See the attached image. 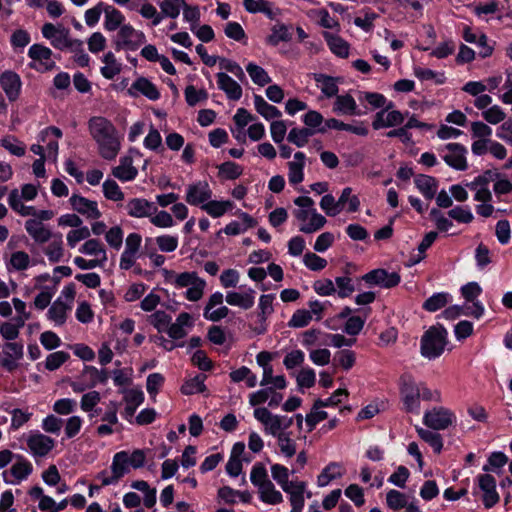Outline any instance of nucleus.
<instances>
[{
	"label": "nucleus",
	"mask_w": 512,
	"mask_h": 512,
	"mask_svg": "<svg viewBox=\"0 0 512 512\" xmlns=\"http://www.w3.org/2000/svg\"><path fill=\"white\" fill-rule=\"evenodd\" d=\"M24 347L18 342H6L2 346L0 354V366L8 372H13L19 366V362L23 359Z\"/></svg>",
	"instance_id": "nucleus-14"
},
{
	"label": "nucleus",
	"mask_w": 512,
	"mask_h": 512,
	"mask_svg": "<svg viewBox=\"0 0 512 512\" xmlns=\"http://www.w3.org/2000/svg\"><path fill=\"white\" fill-rule=\"evenodd\" d=\"M22 440L26 444V451L34 459L45 458L56 446V441L53 438L38 430H31L24 434Z\"/></svg>",
	"instance_id": "nucleus-6"
},
{
	"label": "nucleus",
	"mask_w": 512,
	"mask_h": 512,
	"mask_svg": "<svg viewBox=\"0 0 512 512\" xmlns=\"http://www.w3.org/2000/svg\"><path fill=\"white\" fill-rule=\"evenodd\" d=\"M146 451L143 449H135L131 453L128 451H119L114 454L112 460L119 457V467L123 470V476L129 473L130 469H139L145 465Z\"/></svg>",
	"instance_id": "nucleus-20"
},
{
	"label": "nucleus",
	"mask_w": 512,
	"mask_h": 512,
	"mask_svg": "<svg viewBox=\"0 0 512 512\" xmlns=\"http://www.w3.org/2000/svg\"><path fill=\"white\" fill-rule=\"evenodd\" d=\"M212 197L207 181H196L186 187L185 201L192 206H202Z\"/></svg>",
	"instance_id": "nucleus-18"
},
{
	"label": "nucleus",
	"mask_w": 512,
	"mask_h": 512,
	"mask_svg": "<svg viewBox=\"0 0 512 512\" xmlns=\"http://www.w3.org/2000/svg\"><path fill=\"white\" fill-rule=\"evenodd\" d=\"M277 444L280 453L286 458L293 457L297 452V444L295 440L291 438L290 433L286 432L281 436L277 437Z\"/></svg>",
	"instance_id": "nucleus-60"
},
{
	"label": "nucleus",
	"mask_w": 512,
	"mask_h": 512,
	"mask_svg": "<svg viewBox=\"0 0 512 512\" xmlns=\"http://www.w3.org/2000/svg\"><path fill=\"white\" fill-rule=\"evenodd\" d=\"M291 39L289 28L286 25L279 24L275 25L271 34L267 38V43L272 46H277L280 42H286Z\"/></svg>",
	"instance_id": "nucleus-63"
},
{
	"label": "nucleus",
	"mask_w": 512,
	"mask_h": 512,
	"mask_svg": "<svg viewBox=\"0 0 512 512\" xmlns=\"http://www.w3.org/2000/svg\"><path fill=\"white\" fill-rule=\"evenodd\" d=\"M447 337L448 332L442 325L431 326L421 338V355L428 360L440 357L447 345Z\"/></svg>",
	"instance_id": "nucleus-4"
},
{
	"label": "nucleus",
	"mask_w": 512,
	"mask_h": 512,
	"mask_svg": "<svg viewBox=\"0 0 512 512\" xmlns=\"http://www.w3.org/2000/svg\"><path fill=\"white\" fill-rule=\"evenodd\" d=\"M69 203L74 211L85 216L87 219H99L101 212L96 201L89 200L81 195L73 194Z\"/></svg>",
	"instance_id": "nucleus-25"
},
{
	"label": "nucleus",
	"mask_w": 512,
	"mask_h": 512,
	"mask_svg": "<svg viewBox=\"0 0 512 512\" xmlns=\"http://www.w3.org/2000/svg\"><path fill=\"white\" fill-rule=\"evenodd\" d=\"M193 327V319L189 313L183 312L178 315L176 321L170 324L168 328V335L172 339H181L188 334V331Z\"/></svg>",
	"instance_id": "nucleus-34"
},
{
	"label": "nucleus",
	"mask_w": 512,
	"mask_h": 512,
	"mask_svg": "<svg viewBox=\"0 0 512 512\" xmlns=\"http://www.w3.org/2000/svg\"><path fill=\"white\" fill-rule=\"evenodd\" d=\"M408 501L409 497L406 494L395 489L389 490L386 494V504L394 511L403 509Z\"/></svg>",
	"instance_id": "nucleus-62"
},
{
	"label": "nucleus",
	"mask_w": 512,
	"mask_h": 512,
	"mask_svg": "<svg viewBox=\"0 0 512 512\" xmlns=\"http://www.w3.org/2000/svg\"><path fill=\"white\" fill-rule=\"evenodd\" d=\"M445 150L442 158L448 166L459 171H465L468 168L467 149L462 144L449 143L445 146Z\"/></svg>",
	"instance_id": "nucleus-17"
},
{
	"label": "nucleus",
	"mask_w": 512,
	"mask_h": 512,
	"mask_svg": "<svg viewBox=\"0 0 512 512\" xmlns=\"http://www.w3.org/2000/svg\"><path fill=\"white\" fill-rule=\"evenodd\" d=\"M32 472V463L23 456H17L10 469L2 473V477L5 483L17 485L26 480Z\"/></svg>",
	"instance_id": "nucleus-13"
},
{
	"label": "nucleus",
	"mask_w": 512,
	"mask_h": 512,
	"mask_svg": "<svg viewBox=\"0 0 512 512\" xmlns=\"http://www.w3.org/2000/svg\"><path fill=\"white\" fill-rule=\"evenodd\" d=\"M62 135V131L54 126L47 127L39 133L38 142L46 144L44 149L48 161L57 162L59 149L58 140Z\"/></svg>",
	"instance_id": "nucleus-19"
},
{
	"label": "nucleus",
	"mask_w": 512,
	"mask_h": 512,
	"mask_svg": "<svg viewBox=\"0 0 512 512\" xmlns=\"http://www.w3.org/2000/svg\"><path fill=\"white\" fill-rule=\"evenodd\" d=\"M358 98L360 101L365 100L373 108H394V103L392 101H388L383 94L377 92H359Z\"/></svg>",
	"instance_id": "nucleus-52"
},
{
	"label": "nucleus",
	"mask_w": 512,
	"mask_h": 512,
	"mask_svg": "<svg viewBox=\"0 0 512 512\" xmlns=\"http://www.w3.org/2000/svg\"><path fill=\"white\" fill-rule=\"evenodd\" d=\"M25 229L29 236L38 244L49 242L54 235L52 231L38 219L26 220Z\"/></svg>",
	"instance_id": "nucleus-31"
},
{
	"label": "nucleus",
	"mask_w": 512,
	"mask_h": 512,
	"mask_svg": "<svg viewBox=\"0 0 512 512\" xmlns=\"http://www.w3.org/2000/svg\"><path fill=\"white\" fill-rule=\"evenodd\" d=\"M108 375L105 370H99L94 366H85L81 374L69 385L75 393H82L88 389H92L99 383H106Z\"/></svg>",
	"instance_id": "nucleus-7"
},
{
	"label": "nucleus",
	"mask_w": 512,
	"mask_h": 512,
	"mask_svg": "<svg viewBox=\"0 0 512 512\" xmlns=\"http://www.w3.org/2000/svg\"><path fill=\"white\" fill-rule=\"evenodd\" d=\"M417 433L422 440H424L426 443H428L431 446V448L434 450V452H436V453L441 452L442 447H443V441H442L440 434H438L432 430H428V429H424V428H418Z\"/></svg>",
	"instance_id": "nucleus-61"
},
{
	"label": "nucleus",
	"mask_w": 512,
	"mask_h": 512,
	"mask_svg": "<svg viewBox=\"0 0 512 512\" xmlns=\"http://www.w3.org/2000/svg\"><path fill=\"white\" fill-rule=\"evenodd\" d=\"M451 300L452 297L447 292L434 293L423 303V308L426 311L435 312L446 306Z\"/></svg>",
	"instance_id": "nucleus-55"
},
{
	"label": "nucleus",
	"mask_w": 512,
	"mask_h": 512,
	"mask_svg": "<svg viewBox=\"0 0 512 512\" xmlns=\"http://www.w3.org/2000/svg\"><path fill=\"white\" fill-rule=\"evenodd\" d=\"M44 253L52 263H57L62 260L64 256V247L61 234L57 233L53 235L48 246L44 249Z\"/></svg>",
	"instance_id": "nucleus-45"
},
{
	"label": "nucleus",
	"mask_w": 512,
	"mask_h": 512,
	"mask_svg": "<svg viewBox=\"0 0 512 512\" xmlns=\"http://www.w3.org/2000/svg\"><path fill=\"white\" fill-rule=\"evenodd\" d=\"M71 309V306L64 302L61 298H57L47 312L49 320L55 323V325H63L67 318V312Z\"/></svg>",
	"instance_id": "nucleus-41"
},
{
	"label": "nucleus",
	"mask_w": 512,
	"mask_h": 512,
	"mask_svg": "<svg viewBox=\"0 0 512 512\" xmlns=\"http://www.w3.org/2000/svg\"><path fill=\"white\" fill-rule=\"evenodd\" d=\"M28 55L32 59L30 66L38 71L50 70L55 65L52 59V51L46 46L33 44L29 48Z\"/></svg>",
	"instance_id": "nucleus-16"
},
{
	"label": "nucleus",
	"mask_w": 512,
	"mask_h": 512,
	"mask_svg": "<svg viewBox=\"0 0 512 512\" xmlns=\"http://www.w3.org/2000/svg\"><path fill=\"white\" fill-rule=\"evenodd\" d=\"M145 42L146 37L142 31L136 30L130 24H124L117 33L116 48L135 51Z\"/></svg>",
	"instance_id": "nucleus-12"
},
{
	"label": "nucleus",
	"mask_w": 512,
	"mask_h": 512,
	"mask_svg": "<svg viewBox=\"0 0 512 512\" xmlns=\"http://www.w3.org/2000/svg\"><path fill=\"white\" fill-rule=\"evenodd\" d=\"M499 177L498 172L486 170L482 174L476 176L472 181L465 182V186L474 192L475 201H492V192L489 189L491 181Z\"/></svg>",
	"instance_id": "nucleus-11"
},
{
	"label": "nucleus",
	"mask_w": 512,
	"mask_h": 512,
	"mask_svg": "<svg viewBox=\"0 0 512 512\" xmlns=\"http://www.w3.org/2000/svg\"><path fill=\"white\" fill-rule=\"evenodd\" d=\"M127 214L134 218H145L154 214L157 207L144 198L130 199L126 204Z\"/></svg>",
	"instance_id": "nucleus-28"
},
{
	"label": "nucleus",
	"mask_w": 512,
	"mask_h": 512,
	"mask_svg": "<svg viewBox=\"0 0 512 512\" xmlns=\"http://www.w3.org/2000/svg\"><path fill=\"white\" fill-rule=\"evenodd\" d=\"M323 37L333 54L341 58H347L349 56L350 45L346 40L330 32H324Z\"/></svg>",
	"instance_id": "nucleus-37"
},
{
	"label": "nucleus",
	"mask_w": 512,
	"mask_h": 512,
	"mask_svg": "<svg viewBox=\"0 0 512 512\" xmlns=\"http://www.w3.org/2000/svg\"><path fill=\"white\" fill-rule=\"evenodd\" d=\"M414 183L426 199H433L435 197L438 188L435 178L421 174L415 177Z\"/></svg>",
	"instance_id": "nucleus-44"
},
{
	"label": "nucleus",
	"mask_w": 512,
	"mask_h": 512,
	"mask_svg": "<svg viewBox=\"0 0 512 512\" xmlns=\"http://www.w3.org/2000/svg\"><path fill=\"white\" fill-rule=\"evenodd\" d=\"M22 327H24V324L15 319L2 322L0 323V335L7 342H14L19 337Z\"/></svg>",
	"instance_id": "nucleus-57"
},
{
	"label": "nucleus",
	"mask_w": 512,
	"mask_h": 512,
	"mask_svg": "<svg viewBox=\"0 0 512 512\" xmlns=\"http://www.w3.org/2000/svg\"><path fill=\"white\" fill-rule=\"evenodd\" d=\"M206 375L198 374L193 378L185 381L181 387V392L184 395H193L197 393H203L206 390L205 385Z\"/></svg>",
	"instance_id": "nucleus-56"
},
{
	"label": "nucleus",
	"mask_w": 512,
	"mask_h": 512,
	"mask_svg": "<svg viewBox=\"0 0 512 512\" xmlns=\"http://www.w3.org/2000/svg\"><path fill=\"white\" fill-rule=\"evenodd\" d=\"M103 66L100 69L102 76L108 80L113 79L121 72L122 64L112 52H107L102 58Z\"/></svg>",
	"instance_id": "nucleus-47"
},
{
	"label": "nucleus",
	"mask_w": 512,
	"mask_h": 512,
	"mask_svg": "<svg viewBox=\"0 0 512 512\" xmlns=\"http://www.w3.org/2000/svg\"><path fill=\"white\" fill-rule=\"evenodd\" d=\"M165 279L176 289L186 288L184 296L191 302L199 301L206 288V281L199 277L195 271L176 273L174 271H165Z\"/></svg>",
	"instance_id": "nucleus-3"
},
{
	"label": "nucleus",
	"mask_w": 512,
	"mask_h": 512,
	"mask_svg": "<svg viewBox=\"0 0 512 512\" xmlns=\"http://www.w3.org/2000/svg\"><path fill=\"white\" fill-rule=\"evenodd\" d=\"M91 236V231L87 226L81 225L73 230H70L66 235L67 245L70 248L76 247V245L82 240H88Z\"/></svg>",
	"instance_id": "nucleus-64"
},
{
	"label": "nucleus",
	"mask_w": 512,
	"mask_h": 512,
	"mask_svg": "<svg viewBox=\"0 0 512 512\" xmlns=\"http://www.w3.org/2000/svg\"><path fill=\"white\" fill-rule=\"evenodd\" d=\"M112 174L120 181L127 182L136 178L138 171L132 164V159L123 157L120 159V164L113 168Z\"/></svg>",
	"instance_id": "nucleus-39"
},
{
	"label": "nucleus",
	"mask_w": 512,
	"mask_h": 512,
	"mask_svg": "<svg viewBox=\"0 0 512 512\" xmlns=\"http://www.w3.org/2000/svg\"><path fill=\"white\" fill-rule=\"evenodd\" d=\"M224 296L221 292H214L208 299L204 308L203 316L205 319L218 322L227 317L230 310L227 306L223 305Z\"/></svg>",
	"instance_id": "nucleus-21"
},
{
	"label": "nucleus",
	"mask_w": 512,
	"mask_h": 512,
	"mask_svg": "<svg viewBox=\"0 0 512 512\" xmlns=\"http://www.w3.org/2000/svg\"><path fill=\"white\" fill-rule=\"evenodd\" d=\"M33 261L25 251H15L6 262V268L11 271H24L33 265Z\"/></svg>",
	"instance_id": "nucleus-40"
},
{
	"label": "nucleus",
	"mask_w": 512,
	"mask_h": 512,
	"mask_svg": "<svg viewBox=\"0 0 512 512\" xmlns=\"http://www.w3.org/2000/svg\"><path fill=\"white\" fill-rule=\"evenodd\" d=\"M405 115L398 110L384 108L377 112L372 122L375 130L401 125Z\"/></svg>",
	"instance_id": "nucleus-26"
},
{
	"label": "nucleus",
	"mask_w": 512,
	"mask_h": 512,
	"mask_svg": "<svg viewBox=\"0 0 512 512\" xmlns=\"http://www.w3.org/2000/svg\"><path fill=\"white\" fill-rule=\"evenodd\" d=\"M333 112L338 115H350V116L362 115V112L358 108V105H357L355 99L350 94L336 95V98H335V101L333 104Z\"/></svg>",
	"instance_id": "nucleus-32"
},
{
	"label": "nucleus",
	"mask_w": 512,
	"mask_h": 512,
	"mask_svg": "<svg viewBox=\"0 0 512 512\" xmlns=\"http://www.w3.org/2000/svg\"><path fill=\"white\" fill-rule=\"evenodd\" d=\"M0 85L9 100L18 98L21 89V80L18 74L12 71H5L0 76Z\"/></svg>",
	"instance_id": "nucleus-33"
},
{
	"label": "nucleus",
	"mask_w": 512,
	"mask_h": 512,
	"mask_svg": "<svg viewBox=\"0 0 512 512\" xmlns=\"http://www.w3.org/2000/svg\"><path fill=\"white\" fill-rule=\"evenodd\" d=\"M44 38L50 40L51 45L59 50H67L70 45H78V39H71L69 30L61 25L45 23L41 29Z\"/></svg>",
	"instance_id": "nucleus-9"
},
{
	"label": "nucleus",
	"mask_w": 512,
	"mask_h": 512,
	"mask_svg": "<svg viewBox=\"0 0 512 512\" xmlns=\"http://www.w3.org/2000/svg\"><path fill=\"white\" fill-rule=\"evenodd\" d=\"M270 472L273 480L281 487V489L288 495L294 492H306V483L299 480H289V477L294 470H289L286 466L274 463L270 467Z\"/></svg>",
	"instance_id": "nucleus-8"
},
{
	"label": "nucleus",
	"mask_w": 512,
	"mask_h": 512,
	"mask_svg": "<svg viewBox=\"0 0 512 512\" xmlns=\"http://www.w3.org/2000/svg\"><path fill=\"white\" fill-rule=\"evenodd\" d=\"M246 71L252 82L258 86L263 87L272 81L268 73L261 66L253 62H249L246 65Z\"/></svg>",
	"instance_id": "nucleus-54"
},
{
	"label": "nucleus",
	"mask_w": 512,
	"mask_h": 512,
	"mask_svg": "<svg viewBox=\"0 0 512 512\" xmlns=\"http://www.w3.org/2000/svg\"><path fill=\"white\" fill-rule=\"evenodd\" d=\"M456 419L451 409L438 406L424 413L423 423L433 430H445L455 424Z\"/></svg>",
	"instance_id": "nucleus-10"
},
{
	"label": "nucleus",
	"mask_w": 512,
	"mask_h": 512,
	"mask_svg": "<svg viewBox=\"0 0 512 512\" xmlns=\"http://www.w3.org/2000/svg\"><path fill=\"white\" fill-rule=\"evenodd\" d=\"M8 203L14 211L22 216H31L32 213H35V208L33 206H26L23 204L22 198L16 189L10 192Z\"/></svg>",
	"instance_id": "nucleus-59"
},
{
	"label": "nucleus",
	"mask_w": 512,
	"mask_h": 512,
	"mask_svg": "<svg viewBox=\"0 0 512 512\" xmlns=\"http://www.w3.org/2000/svg\"><path fill=\"white\" fill-rule=\"evenodd\" d=\"M293 202L298 207L293 211V215L300 222L299 231L311 234L325 226L327 220L322 214L317 212L312 198L299 196Z\"/></svg>",
	"instance_id": "nucleus-2"
},
{
	"label": "nucleus",
	"mask_w": 512,
	"mask_h": 512,
	"mask_svg": "<svg viewBox=\"0 0 512 512\" xmlns=\"http://www.w3.org/2000/svg\"><path fill=\"white\" fill-rule=\"evenodd\" d=\"M101 395L98 391L92 390L82 395L80 400V408L83 412L88 413L89 417L92 418L95 414H98L94 408L100 403Z\"/></svg>",
	"instance_id": "nucleus-50"
},
{
	"label": "nucleus",
	"mask_w": 512,
	"mask_h": 512,
	"mask_svg": "<svg viewBox=\"0 0 512 512\" xmlns=\"http://www.w3.org/2000/svg\"><path fill=\"white\" fill-rule=\"evenodd\" d=\"M479 487L483 491V504L486 508L493 507L500 497L496 491V481L490 474H481L477 477Z\"/></svg>",
	"instance_id": "nucleus-27"
},
{
	"label": "nucleus",
	"mask_w": 512,
	"mask_h": 512,
	"mask_svg": "<svg viewBox=\"0 0 512 512\" xmlns=\"http://www.w3.org/2000/svg\"><path fill=\"white\" fill-rule=\"evenodd\" d=\"M79 252L84 255L102 258V261H107V252L104 244L96 239L89 238L79 248Z\"/></svg>",
	"instance_id": "nucleus-46"
},
{
	"label": "nucleus",
	"mask_w": 512,
	"mask_h": 512,
	"mask_svg": "<svg viewBox=\"0 0 512 512\" xmlns=\"http://www.w3.org/2000/svg\"><path fill=\"white\" fill-rule=\"evenodd\" d=\"M401 397L404 408L407 412L419 413L420 411V394L417 383L412 379H403L401 386Z\"/></svg>",
	"instance_id": "nucleus-22"
},
{
	"label": "nucleus",
	"mask_w": 512,
	"mask_h": 512,
	"mask_svg": "<svg viewBox=\"0 0 512 512\" xmlns=\"http://www.w3.org/2000/svg\"><path fill=\"white\" fill-rule=\"evenodd\" d=\"M262 387V389L252 392L249 395V404L253 407H257L268 402L270 408L278 407L283 400V394L275 391L270 385Z\"/></svg>",
	"instance_id": "nucleus-24"
},
{
	"label": "nucleus",
	"mask_w": 512,
	"mask_h": 512,
	"mask_svg": "<svg viewBox=\"0 0 512 512\" xmlns=\"http://www.w3.org/2000/svg\"><path fill=\"white\" fill-rule=\"evenodd\" d=\"M313 78L317 84V87L320 88L321 92L327 98H331L337 95L339 89L338 81L336 78L322 73H315Z\"/></svg>",
	"instance_id": "nucleus-42"
},
{
	"label": "nucleus",
	"mask_w": 512,
	"mask_h": 512,
	"mask_svg": "<svg viewBox=\"0 0 512 512\" xmlns=\"http://www.w3.org/2000/svg\"><path fill=\"white\" fill-rule=\"evenodd\" d=\"M362 279L369 285L382 288H392L400 283L401 277L397 272H388L385 269H375L366 273Z\"/></svg>",
	"instance_id": "nucleus-23"
},
{
	"label": "nucleus",
	"mask_w": 512,
	"mask_h": 512,
	"mask_svg": "<svg viewBox=\"0 0 512 512\" xmlns=\"http://www.w3.org/2000/svg\"><path fill=\"white\" fill-rule=\"evenodd\" d=\"M125 16L114 6L105 5L103 26L107 31L120 29L125 23Z\"/></svg>",
	"instance_id": "nucleus-38"
},
{
	"label": "nucleus",
	"mask_w": 512,
	"mask_h": 512,
	"mask_svg": "<svg viewBox=\"0 0 512 512\" xmlns=\"http://www.w3.org/2000/svg\"><path fill=\"white\" fill-rule=\"evenodd\" d=\"M259 498L262 502L270 505H276L283 502L282 493L275 488V485L270 480L258 488Z\"/></svg>",
	"instance_id": "nucleus-43"
},
{
	"label": "nucleus",
	"mask_w": 512,
	"mask_h": 512,
	"mask_svg": "<svg viewBox=\"0 0 512 512\" xmlns=\"http://www.w3.org/2000/svg\"><path fill=\"white\" fill-rule=\"evenodd\" d=\"M253 102L257 113L267 121H273L282 116L281 111L274 105L269 104L261 95H254Z\"/></svg>",
	"instance_id": "nucleus-36"
},
{
	"label": "nucleus",
	"mask_w": 512,
	"mask_h": 512,
	"mask_svg": "<svg viewBox=\"0 0 512 512\" xmlns=\"http://www.w3.org/2000/svg\"><path fill=\"white\" fill-rule=\"evenodd\" d=\"M87 127L99 155L105 160H114L121 149L120 137L114 124L103 116H93L88 120Z\"/></svg>",
	"instance_id": "nucleus-1"
},
{
	"label": "nucleus",
	"mask_w": 512,
	"mask_h": 512,
	"mask_svg": "<svg viewBox=\"0 0 512 512\" xmlns=\"http://www.w3.org/2000/svg\"><path fill=\"white\" fill-rule=\"evenodd\" d=\"M256 291L246 285L239 286V290L227 291L225 301L230 306L239 307L243 310L251 309L255 304Z\"/></svg>",
	"instance_id": "nucleus-15"
},
{
	"label": "nucleus",
	"mask_w": 512,
	"mask_h": 512,
	"mask_svg": "<svg viewBox=\"0 0 512 512\" xmlns=\"http://www.w3.org/2000/svg\"><path fill=\"white\" fill-rule=\"evenodd\" d=\"M306 165V155L303 152H296L293 160L287 163L288 181L291 185H298L304 180V168Z\"/></svg>",
	"instance_id": "nucleus-29"
},
{
	"label": "nucleus",
	"mask_w": 512,
	"mask_h": 512,
	"mask_svg": "<svg viewBox=\"0 0 512 512\" xmlns=\"http://www.w3.org/2000/svg\"><path fill=\"white\" fill-rule=\"evenodd\" d=\"M253 416L263 425L264 432L275 438L286 433V430L293 424V417L273 414L265 407L255 408Z\"/></svg>",
	"instance_id": "nucleus-5"
},
{
	"label": "nucleus",
	"mask_w": 512,
	"mask_h": 512,
	"mask_svg": "<svg viewBox=\"0 0 512 512\" xmlns=\"http://www.w3.org/2000/svg\"><path fill=\"white\" fill-rule=\"evenodd\" d=\"M232 208L233 203L229 200L217 201L210 199L201 206V209L204 210L213 218H219L223 216L227 211L231 210Z\"/></svg>",
	"instance_id": "nucleus-48"
},
{
	"label": "nucleus",
	"mask_w": 512,
	"mask_h": 512,
	"mask_svg": "<svg viewBox=\"0 0 512 512\" xmlns=\"http://www.w3.org/2000/svg\"><path fill=\"white\" fill-rule=\"evenodd\" d=\"M217 85L229 100L237 101L242 97V87L228 74L219 72L216 74Z\"/></svg>",
	"instance_id": "nucleus-30"
},
{
	"label": "nucleus",
	"mask_w": 512,
	"mask_h": 512,
	"mask_svg": "<svg viewBox=\"0 0 512 512\" xmlns=\"http://www.w3.org/2000/svg\"><path fill=\"white\" fill-rule=\"evenodd\" d=\"M129 94L135 96V92L140 93L147 97L149 100H158L160 92L157 87L147 78L140 77L136 79L129 88Z\"/></svg>",
	"instance_id": "nucleus-35"
},
{
	"label": "nucleus",
	"mask_w": 512,
	"mask_h": 512,
	"mask_svg": "<svg viewBox=\"0 0 512 512\" xmlns=\"http://www.w3.org/2000/svg\"><path fill=\"white\" fill-rule=\"evenodd\" d=\"M343 471L340 464L332 462L327 465L317 477V485L319 487L327 486L332 480L342 476Z\"/></svg>",
	"instance_id": "nucleus-49"
},
{
	"label": "nucleus",
	"mask_w": 512,
	"mask_h": 512,
	"mask_svg": "<svg viewBox=\"0 0 512 512\" xmlns=\"http://www.w3.org/2000/svg\"><path fill=\"white\" fill-rule=\"evenodd\" d=\"M326 127L329 129H335L340 131H348L354 133L359 136H366L368 134V129L360 124V125H351L346 124L338 119L330 118L326 120Z\"/></svg>",
	"instance_id": "nucleus-53"
},
{
	"label": "nucleus",
	"mask_w": 512,
	"mask_h": 512,
	"mask_svg": "<svg viewBox=\"0 0 512 512\" xmlns=\"http://www.w3.org/2000/svg\"><path fill=\"white\" fill-rule=\"evenodd\" d=\"M111 471H102L98 474L97 479L101 481L103 486L116 484L123 477V470L119 467V457L112 460Z\"/></svg>",
	"instance_id": "nucleus-51"
},
{
	"label": "nucleus",
	"mask_w": 512,
	"mask_h": 512,
	"mask_svg": "<svg viewBox=\"0 0 512 512\" xmlns=\"http://www.w3.org/2000/svg\"><path fill=\"white\" fill-rule=\"evenodd\" d=\"M314 134V131L310 128H293L289 131L287 135V140L301 148L304 147L309 138Z\"/></svg>",
	"instance_id": "nucleus-58"
}]
</instances>
